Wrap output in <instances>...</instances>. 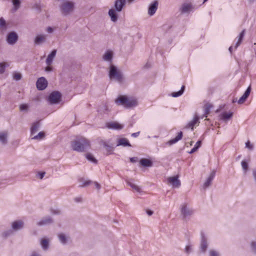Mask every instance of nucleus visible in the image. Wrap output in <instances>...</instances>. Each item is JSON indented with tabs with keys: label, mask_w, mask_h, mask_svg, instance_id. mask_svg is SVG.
I'll use <instances>...</instances> for the list:
<instances>
[{
	"label": "nucleus",
	"mask_w": 256,
	"mask_h": 256,
	"mask_svg": "<svg viewBox=\"0 0 256 256\" xmlns=\"http://www.w3.org/2000/svg\"><path fill=\"white\" fill-rule=\"evenodd\" d=\"M209 256H220V254L214 250H211L209 252Z\"/></svg>",
	"instance_id": "nucleus-48"
},
{
	"label": "nucleus",
	"mask_w": 256,
	"mask_h": 256,
	"mask_svg": "<svg viewBox=\"0 0 256 256\" xmlns=\"http://www.w3.org/2000/svg\"><path fill=\"white\" fill-rule=\"evenodd\" d=\"M80 182L82 183V184L80 185V186H82V187H83V186H88L90 182V180H85L83 178H82L80 180Z\"/></svg>",
	"instance_id": "nucleus-47"
},
{
	"label": "nucleus",
	"mask_w": 256,
	"mask_h": 256,
	"mask_svg": "<svg viewBox=\"0 0 256 256\" xmlns=\"http://www.w3.org/2000/svg\"><path fill=\"white\" fill-rule=\"evenodd\" d=\"M244 33H245V30H242V32L239 34L238 40L236 44L235 48H237L241 44V42L244 38Z\"/></svg>",
	"instance_id": "nucleus-34"
},
{
	"label": "nucleus",
	"mask_w": 256,
	"mask_h": 256,
	"mask_svg": "<svg viewBox=\"0 0 256 256\" xmlns=\"http://www.w3.org/2000/svg\"><path fill=\"white\" fill-rule=\"evenodd\" d=\"M128 184L132 188H133L134 190H136V192H141V190H140V188L136 186V184H133V183H132L130 182H128Z\"/></svg>",
	"instance_id": "nucleus-42"
},
{
	"label": "nucleus",
	"mask_w": 256,
	"mask_h": 256,
	"mask_svg": "<svg viewBox=\"0 0 256 256\" xmlns=\"http://www.w3.org/2000/svg\"><path fill=\"white\" fill-rule=\"evenodd\" d=\"M45 174H46L45 172H39L38 174V176L40 180H42Z\"/></svg>",
	"instance_id": "nucleus-52"
},
{
	"label": "nucleus",
	"mask_w": 256,
	"mask_h": 256,
	"mask_svg": "<svg viewBox=\"0 0 256 256\" xmlns=\"http://www.w3.org/2000/svg\"><path fill=\"white\" fill-rule=\"evenodd\" d=\"M216 172V171L214 170H213L210 172V175L208 176V178H206V182H204L203 184V186L204 188L208 187L211 184V183L215 176Z\"/></svg>",
	"instance_id": "nucleus-13"
},
{
	"label": "nucleus",
	"mask_w": 256,
	"mask_h": 256,
	"mask_svg": "<svg viewBox=\"0 0 256 256\" xmlns=\"http://www.w3.org/2000/svg\"><path fill=\"white\" fill-rule=\"evenodd\" d=\"M192 250V247L190 246H186L185 251L187 253H189Z\"/></svg>",
	"instance_id": "nucleus-54"
},
{
	"label": "nucleus",
	"mask_w": 256,
	"mask_h": 256,
	"mask_svg": "<svg viewBox=\"0 0 256 256\" xmlns=\"http://www.w3.org/2000/svg\"><path fill=\"white\" fill-rule=\"evenodd\" d=\"M74 150L78 152H83L88 150L90 147V142L84 138H76L71 144Z\"/></svg>",
	"instance_id": "nucleus-1"
},
{
	"label": "nucleus",
	"mask_w": 256,
	"mask_h": 256,
	"mask_svg": "<svg viewBox=\"0 0 256 256\" xmlns=\"http://www.w3.org/2000/svg\"><path fill=\"white\" fill-rule=\"evenodd\" d=\"M47 36L44 34H38L34 39L35 44L40 45L46 41Z\"/></svg>",
	"instance_id": "nucleus-12"
},
{
	"label": "nucleus",
	"mask_w": 256,
	"mask_h": 256,
	"mask_svg": "<svg viewBox=\"0 0 256 256\" xmlns=\"http://www.w3.org/2000/svg\"><path fill=\"white\" fill-rule=\"evenodd\" d=\"M61 14L67 16L73 12L75 9V3L72 1L65 0L59 6Z\"/></svg>",
	"instance_id": "nucleus-2"
},
{
	"label": "nucleus",
	"mask_w": 256,
	"mask_h": 256,
	"mask_svg": "<svg viewBox=\"0 0 256 256\" xmlns=\"http://www.w3.org/2000/svg\"><path fill=\"white\" fill-rule=\"evenodd\" d=\"M192 8V6L190 4H184L181 8L180 10L182 13L188 12Z\"/></svg>",
	"instance_id": "nucleus-27"
},
{
	"label": "nucleus",
	"mask_w": 256,
	"mask_h": 256,
	"mask_svg": "<svg viewBox=\"0 0 256 256\" xmlns=\"http://www.w3.org/2000/svg\"><path fill=\"white\" fill-rule=\"evenodd\" d=\"M140 134V132H135V133H133L132 134V136H133V137H136L138 136Z\"/></svg>",
	"instance_id": "nucleus-59"
},
{
	"label": "nucleus",
	"mask_w": 256,
	"mask_h": 256,
	"mask_svg": "<svg viewBox=\"0 0 256 256\" xmlns=\"http://www.w3.org/2000/svg\"><path fill=\"white\" fill-rule=\"evenodd\" d=\"M110 111V107L107 104H102L98 108V112L100 114H105Z\"/></svg>",
	"instance_id": "nucleus-20"
},
{
	"label": "nucleus",
	"mask_w": 256,
	"mask_h": 256,
	"mask_svg": "<svg viewBox=\"0 0 256 256\" xmlns=\"http://www.w3.org/2000/svg\"><path fill=\"white\" fill-rule=\"evenodd\" d=\"M127 96H120L115 100V102L118 105H122L125 106Z\"/></svg>",
	"instance_id": "nucleus-24"
},
{
	"label": "nucleus",
	"mask_w": 256,
	"mask_h": 256,
	"mask_svg": "<svg viewBox=\"0 0 256 256\" xmlns=\"http://www.w3.org/2000/svg\"><path fill=\"white\" fill-rule=\"evenodd\" d=\"M232 46H230V48H229V50L232 52Z\"/></svg>",
	"instance_id": "nucleus-63"
},
{
	"label": "nucleus",
	"mask_w": 256,
	"mask_h": 256,
	"mask_svg": "<svg viewBox=\"0 0 256 256\" xmlns=\"http://www.w3.org/2000/svg\"><path fill=\"white\" fill-rule=\"evenodd\" d=\"M108 14L110 18V20L113 22H117L118 20V16L115 10L112 9H110L108 12Z\"/></svg>",
	"instance_id": "nucleus-25"
},
{
	"label": "nucleus",
	"mask_w": 256,
	"mask_h": 256,
	"mask_svg": "<svg viewBox=\"0 0 256 256\" xmlns=\"http://www.w3.org/2000/svg\"><path fill=\"white\" fill-rule=\"evenodd\" d=\"M182 136V132H180L178 133V136L170 140L168 142V144L169 145L173 144H174L176 142L179 140H181Z\"/></svg>",
	"instance_id": "nucleus-31"
},
{
	"label": "nucleus",
	"mask_w": 256,
	"mask_h": 256,
	"mask_svg": "<svg viewBox=\"0 0 256 256\" xmlns=\"http://www.w3.org/2000/svg\"><path fill=\"white\" fill-rule=\"evenodd\" d=\"M28 104H21L20 106V111H22V112H28Z\"/></svg>",
	"instance_id": "nucleus-43"
},
{
	"label": "nucleus",
	"mask_w": 256,
	"mask_h": 256,
	"mask_svg": "<svg viewBox=\"0 0 256 256\" xmlns=\"http://www.w3.org/2000/svg\"><path fill=\"white\" fill-rule=\"evenodd\" d=\"M24 227V222L22 220H16L12 222L11 228L14 232H18Z\"/></svg>",
	"instance_id": "nucleus-7"
},
{
	"label": "nucleus",
	"mask_w": 256,
	"mask_h": 256,
	"mask_svg": "<svg viewBox=\"0 0 256 256\" xmlns=\"http://www.w3.org/2000/svg\"><path fill=\"white\" fill-rule=\"evenodd\" d=\"M54 28L52 27L48 26L46 28V32L48 33L52 34L54 32Z\"/></svg>",
	"instance_id": "nucleus-53"
},
{
	"label": "nucleus",
	"mask_w": 256,
	"mask_h": 256,
	"mask_svg": "<svg viewBox=\"0 0 256 256\" xmlns=\"http://www.w3.org/2000/svg\"><path fill=\"white\" fill-rule=\"evenodd\" d=\"M40 244L44 250H46L49 246L48 240L46 238H42L40 240Z\"/></svg>",
	"instance_id": "nucleus-33"
},
{
	"label": "nucleus",
	"mask_w": 256,
	"mask_h": 256,
	"mask_svg": "<svg viewBox=\"0 0 256 256\" xmlns=\"http://www.w3.org/2000/svg\"><path fill=\"white\" fill-rule=\"evenodd\" d=\"M208 246L207 239L204 234H202V239L200 244V250L202 252H205Z\"/></svg>",
	"instance_id": "nucleus-16"
},
{
	"label": "nucleus",
	"mask_w": 256,
	"mask_h": 256,
	"mask_svg": "<svg viewBox=\"0 0 256 256\" xmlns=\"http://www.w3.org/2000/svg\"><path fill=\"white\" fill-rule=\"evenodd\" d=\"M48 81L44 77H40L37 80L36 85L38 90H42L48 86Z\"/></svg>",
	"instance_id": "nucleus-8"
},
{
	"label": "nucleus",
	"mask_w": 256,
	"mask_h": 256,
	"mask_svg": "<svg viewBox=\"0 0 256 256\" xmlns=\"http://www.w3.org/2000/svg\"><path fill=\"white\" fill-rule=\"evenodd\" d=\"M61 94L58 91L52 92L49 95L48 100L51 104H56L60 102L61 100Z\"/></svg>",
	"instance_id": "nucleus-5"
},
{
	"label": "nucleus",
	"mask_w": 256,
	"mask_h": 256,
	"mask_svg": "<svg viewBox=\"0 0 256 256\" xmlns=\"http://www.w3.org/2000/svg\"><path fill=\"white\" fill-rule=\"evenodd\" d=\"M40 122H34L30 128L31 135H34V134L38 130L40 127Z\"/></svg>",
	"instance_id": "nucleus-26"
},
{
	"label": "nucleus",
	"mask_w": 256,
	"mask_h": 256,
	"mask_svg": "<svg viewBox=\"0 0 256 256\" xmlns=\"http://www.w3.org/2000/svg\"><path fill=\"white\" fill-rule=\"evenodd\" d=\"M131 146L128 140L126 138H120L118 140L117 146Z\"/></svg>",
	"instance_id": "nucleus-28"
},
{
	"label": "nucleus",
	"mask_w": 256,
	"mask_h": 256,
	"mask_svg": "<svg viewBox=\"0 0 256 256\" xmlns=\"http://www.w3.org/2000/svg\"><path fill=\"white\" fill-rule=\"evenodd\" d=\"M136 160H137V158H135V157L131 158H130V161L132 162H136Z\"/></svg>",
	"instance_id": "nucleus-58"
},
{
	"label": "nucleus",
	"mask_w": 256,
	"mask_h": 256,
	"mask_svg": "<svg viewBox=\"0 0 256 256\" xmlns=\"http://www.w3.org/2000/svg\"><path fill=\"white\" fill-rule=\"evenodd\" d=\"M106 126L110 129L117 130H122L124 128V126L122 124L116 122H110L107 123Z\"/></svg>",
	"instance_id": "nucleus-18"
},
{
	"label": "nucleus",
	"mask_w": 256,
	"mask_h": 256,
	"mask_svg": "<svg viewBox=\"0 0 256 256\" xmlns=\"http://www.w3.org/2000/svg\"><path fill=\"white\" fill-rule=\"evenodd\" d=\"M32 256H38V254H33Z\"/></svg>",
	"instance_id": "nucleus-62"
},
{
	"label": "nucleus",
	"mask_w": 256,
	"mask_h": 256,
	"mask_svg": "<svg viewBox=\"0 0 256 256\" xmlns=\"http://www.w3.org/2000/svg\"><path fill=\"white\" fill-rule=\"evenodd\" d=\"M251 246L252 250L256 254V242H252L251 243Z\"/></svg>",
	"instance_id": "nucleus-50"
},
{
	"label": "nucleus",
	"mask_w": 256,
	"mask_h": 256,
	"mask_svg": "<svg viewBox=\"0 0 256 256\" xmlns=\"http://www.w3.org/2000/svg\"><path fill=\"white\" fill-rule=\"evenodd\" d=\"M45 137V134L44 132H40L38 134L34 135L32 138V140H40L44 139Z\"/></svg>",
	"instance_id": "nucleus-35"
},
{
	"label": "nucleus",
	"mask_w": 256,
	"mask_h": 256,
	"mask_svg": "<svg viewBox=\"0 0 256 256\" xmlns=\"http://www.w3.org/2000/svg\"><path fill=\"white\" fill-rule=\"evenodd\" d=\"M199 124V117L197 115H196L194 117L193 119L187 124L185 126V128H190L192 130H194V126H198Z\"/></svg>",
	"instance_id": "nucleus-10"
},
{
	"label": "nucleus",
	"mask_w": 256,
	"mask_h": 256,
	"mask_svg": "<svg viewBox=\"0 0 256 256\" xmlns=\"http://www.w3.org/2000/svg\"><path fill=\"white\" fill-rule=\"evenodd\" d=\"M56 50H53L51 52L50 54L48 56V57L46 61L47 66H50L52 64L53 60L54 58L56 57Z\"/></svg>",
	"instance_id": "nucleus-19"
},
{
	"label": "nucleus",
	"mask_w": 256,
	"mask_h": 256,
	"mask_svg": "<svg viewBox=\"0 0 256 256\" xmlns=\"http://www.w3.org/2000/svg\"><path fill=\"white\" fill-rule=\"evenodd\" d=\"M184 88H185L184 86H182L180 90H179L178 92H174L172 93L171 96L172 97H174V98L181 96L184 93Z\"/></svg>",
	"instance_id": "nucleus-36"
},
{
	"label": "nucleus",
	"mask_w": 256,
	"mask_h": 256,
	"mask_svg": "<svg viewBox=\"0 0 256 256\" xmlns=\"http://www.w3.org/2000/svg\"><path fill=\"white\" fill-rule=\"evenodd\" d=\"M80 200H81L80 198H75V201L76 202H80Z\"/></svg>",
	"instance_id": "nucleus-60"
},
{
	"label": "nucleus",
	"mask_w": 256,
	"mask_h": 256,
	"mask_svg": "<svg viewBox=\"0 0 256 256\" xmlns=\"http://www.w3.org/2000/svg\"><path fill=\"white\" fill-rule=\"evenodd\" d=\"M12 78H13V80L18 81L22 79V75L20 72H14L12 73Z\"/></svg>",
	"instance_id": "nucleus-38"
},
{
	"label": "nucleus",
	"mask_w": 256,
	"mask_h": 256,
	"mask_svg": "<svg viewBox=\"0 0 256 256\" xmlns=\"http://www.w3.org/2000/svg\"><path fill=\"white\" fill-rule=\"evenodd\" d=\"M13 232H14V231L12 229L8 230L2 233V236L4 237H8V236H9L10 235L12 234Z\"/></svg>",
	"instance_id": "nucleus-46"
},
{
	"label": "nucleus",
	"mask_w": 256,
	"mask_h": 256,
	"mask_svg": "<svg viewBox=\"0 0 256 256\" xmlns=\"http://www.w3.org/2000/svg\"><path fill=\"white\" fill-rule=\"evenodd\" d=\"M108 76L111 80H115L119 83L123 81V74L122 72L113 64H110V66Z\"/></svg>",
	"instance_id": "nucleus-3"
},
{
	"label": "nucleus",
	"mask_w": 256,
	"mask_h": 256,
	"mask_svg": "<svg viewBox=\"0 0 256 256\" xmlns=\"http://www.w3.org/2000/svg\"><path fill=\"white\" fill-rule=\"evenodd\" d=\"M58 238L60 242L63 244H66L70 240V237L63 233L58 234Z\"/></svg>",
	"instance_id": "nucleus-23"
},
{
	"label": "nucleus",
	"mask_w": 256,
	"mask_h": 256,
	"mask_svg": "<svg viewBox=\"0 0 256 256\" xmlns=\"http://www.w3.org/2000/svg\"><path fill=\"white\" fill-rule=\"evenodd\" d=\"M113 53L112 51H106L102 56V59L104 61H106L112 63V60Z\"/></svg>",
	"instance_id": "nucleus-22"
},
{
	"label": "nucleus",
	"mask_w": 256,
	"mask_h": 256,
	"mask_svg": "<svg viewBox=\"0 0 256 256\" xmlns=\"http://www.w3.org/2000/svg\"><path fill=\"white\" fill-rule=\"evenodd\" d=\"M202 144V141L198 140L196 142L194 147L192 149V150L189 152L190 154H192L196 152L199 148L200 147Z\"/></svg>",
	"instance_id": "nucleus-37"
},
{
	"label": "nucleus",
	"mask_w": 256,
	"mask_h": 256,
	"mask_svg": "<svg viewBox=\"0 0 256 256\" xmlns=\"http://www.w3.org/2000/svg\"><path fill=\"white\" fill-rule=\"evenodd\" d=\"M0 142L4 145L8 143V133L6 132H0Z\"/></svg>",
	"instance_id": "nucleus-29"
},
{
	"label": "nucleus",
	"mask_w": 256,
	"mask_h": 256,
	"mask_svg": "<svg viewBox=\"0 0 256 256\" xmlns=\"http://www.w3.org/2000/svg\"><path fill=\"white\" fill-rule=\"evenodd\" d=\"M251 90V88L249 86L245 91L244 94L240 98L238 101V104H242L249 96Z\"/></svg>",
	"instance_id": "nucleus-17"
},
{
	"label": "nucleus",
	"mask_w": 256,
	"mask_h": 256,
	"mask_svg": "<svg viewBox=\"0 0 256 256\" xmlns=\"http://www.w3.org/2000/svg\"><path fill=\"white\" fill-rule=\"evenodd\" d=\"M53 220L50 216H46L40 220L38 222V225L40 226H45L52 223Z\"/></svg>",
	"instance_id": "nucleus-21"
},
{
	"label": "nucleus",
	"mask_w": 256,
	"mask_h": 256,
	"mask_svg": "<svg viewBox=\"0 0 256 256\" xmlns=\"http://www.w3.org/2000/svg\"><path fill=\"white\" fill-rule=\"evenodd\" d=\"M18 36L15 32H9L6 38V42L10 45H14L18 40Z\"/></svg>",
	"instance_id": "nucleus-6"
},
{
	"label": "nucleus",
	"mask_w": 256,
	"mask_h": 256,
	"mask_svg": "<svg viewBox=\"0 0 256 256\" xmlns=\"http://www.w3.org/2000/svg\"><path fill=\"white\" fill-rule=\"evenodd\" d=\"M5 66L3 63H0V73L3 74L5 70Z\"/></svg>",
	"instance_id": "nucleus-49"
},
{
	"label": "nucleus",
	"mask_w": 256,
	"mask_h": 256,
	"mask_svg": "<svg viewBox=\"0 0 256 256\" xmlns=\"http://www.w3.org/2000/svg\"><path fill=\"white\" fill-rule=\"evenodd\" d=\"M212 106L210 104H206L204 108V115L202 117V118L204 117H207V115L210 113V110L212 108Z\"/></svg>",
	"instance_id": "nucleus-41"
},
{
	"label": "nucleus",
	"mask_w": 256,
	"mask_h": 256,
	"mask_svg": "<svg viewBox=\"0 0 256 256\" xmlns=\"http://www.w3.org/2000/svg\"><path fill=\"white\" fill-rule=\"evenodd\" d=\"M181 214L184 218L190 216L194 214V209L186 202L182 203L180 207Z\"/></svg>",
	"instance_id": "nucleus-4"
},
{
	"label": "nucleus",
	"mask_w": 256,
	"mask_h": 256,
	"mask_svg": "<svg viewBox=\"0 0 256 256\" xmlns=\"http://www.w3.org/2000/svg\"><path fill=\"white\" fill-rule=\"evenodd\" d=\"M254 0H248V2L250 3H252L254 2Z\"/></svg>",
	"instance_id": "nucleus-61"
},
{
	"label": "nucleus",
	"mask_w": 256,
	"mask_h": 256,
	"mask_svg": "<svg viewBox=\"0 0 256 256\" xmlns=\"http://www.w3.org/2000/svg\"><path fill=\"white\" fill-rule=\"evenodd\" d=\"M138 102L136 99L133 98L127 97L124 107L129 108L135 107L138 106Z\"/></svg>",
	"instance_id": "nucleus-11"
},
{
	"label": "nucleus",
	"mask_w": 256,
	"mask_h": 256,
	"mask_svg": "<svg viewBox=\"0 0 256 256\" xmlns=\"http://www.w3.org/2000/svg\"><path fill=\"white\" fill-rule=\"evenodd\" d=\"M126 4V0H116L114 2V8L116 12H120Z\"/></svg>",
	"instance_id": "nucleus-14"
},
{
	"label": "nucleus",
	"mask_w": 256,
	"mask_h": 256,
	"mask_svg": "<svg viewBox=\"0 0 256 256\" xmlns=\"http://www.w3.org/2000/svg\"><path fill=\"white\" fill-rule=\"evenodd\" d=\"M246 146L248 148V149H250V150H252L253 149V146L250 143V142L249 141H248L246 143Z\"/></svg>",
	"instance_id": "nucleus-51"
},
{
	"label": "nucleus",
	"mask_w": 256,
	"mask_h": 256,
	"mask_svg": "<svg viewBox=\"0 0 256 256\" xmlns=\"http://www.w3.org/2000/svg\"><path fill=\"white\" fill-rule=\"evenodd\" d=\"M86 157L88 160L92 162H97V160L94 157V156L91 154L88 153L86 154Z\"/></svg>",
	"instance_id": "nucleus-40"
},
{
	"label": "nucleus",
	"mask_w": 256,
	"mask_h": 256,
	"mask_svg": "<svg viewBox=\"0 0 256 256\" xmlns=\"http://www.w3.org/2000/svg\"><path fill=\"white\" fill-rule=\"evenodd\" d=\"M94 185L96 186V188L97 190H100V186L99 184H98L97 182H94Z\"/></svg>",
	"instance_id": "nucleus-57"
},
{
	"label": "nucleus",
	"mask_w": 256,
	"mask_h": 256,
	"mask_svg": "<svg viewBox=\"0 0 256 256\" xmlns=\"http://www.w3.org/2000/svg\"><path fill=\"white\" fill-rule=\"evenodd\" d=\"M232 112H230L228 113L224 112L220 114V118L222 120L226 121L229 120L232 116Z\"/></svg>",
	"instance_id": "nucleus-32"
},
{
	"label": "nucleus",
	"mask_w": 256,
	"mask_h": 256,
	"mask_svg": "<svg viewBox=\"0 0 256 256\" xmlns=\"http://www.w3.org/2000/svg\"><path fill=\"white\" fill-rule=\"evenodd\" d=\"M168 182L171 184L174 188H178L180 186V180H178V176L169 177L168 178Z\"/></svg>",
	"instance_id": "nucleus-9"
},
{
	"label": "nucleus",
	"mask_w": 256,
	"mask_h": 256,
	"mask_svg": "<svg viewBox=\"0 0 256 256\" xmlns=\"http://www.w3.org/2000/svg\"><path fill=\"white\" fill-rule=\"evenodd\" d=\"M241 164L242 170L244 171V172L246 173L248 170V164L244 160H242L241 162Z\"/></svg>",
	"instance_id": "nucleus-45"
},
{
	"label": "nucleus",
	"mask_w": 256,
	"mask_h": 256,
	"mask_svg": "<svg viewBox=\"0 0 256 256\" xmlns=\"http://www.w3.org/2000/svg\"><path fill=\"white\" fill-rule=\"evenodd\" d=\"M146 212L149 216H151L154 214V212L150 210H146Z\"/></svg>",
	"instance_id": "nucleus-56"
},
{
	"label": "nucleus",
	"mask_w": 256,
	"mask_h": 256,
	"mask_svg": "<svg viewBox=\"0 0 256 256\" xmlns=\"http://www.w3.org/2000/svg\"><path fill=\"white\" fill-rule=\"evenodd\" d=\"M12 3L14 6V10L16 11L20 6V0H12Z\"/></svg>",
	"instance_id": "nucleus-39"
},
{
	"label": "nucleus",
	"mask_w": 256,
	"mask_h": 256,
	"mask_svg": "<svg viewBox=\"0 0 256 256\" xmlns=\"http://www.w3.org/2000/svg\"><path fill=\"white\" fill-rule=\"evenodd\" d=\"M52 68L50 66H48L46 67L45 68V71L46 72H52Z\"/></svg>",
	"instance_id": "nucleus-55"
},
{
	"label": "nucleus",
	"mask_w": 256,
	"mask_h": 256,
	"mask_svg": "<svg viewBox=\"0 0 256 256\" xmlns=\"http://www.w3.org/2000/svg\"><path fill=\"white\" fill-rule=\"evenodd\" d=\"M158 1H154L150 5L148 9V14L149 16H152L156 13L158 9Z\"/></svg>",
	"instance_id": "nucleus-15"
},
{
	"label": "nucleus",
	"mask_w": 256,
	"mask_h": 256,
	"mask_svg": "<svg viewBox=\"0 0 256 256\" xmlns=\"http://www.w3.org/2000/svg\"><path fill=\"white\" fill-rule=\"evenodd\" d=\"M140 164L144 167H150L152 165V162L151 160L146 158H142L140 161Z\"/></svg>",
	"instance_id": "nucleus-30"
},
{
	"label": "nucleus",
	"mask_w": 256,
	"mask_h": 256,
	"mask_svg": "<svg viewBox=\"0 0 256 256\" xmlns=\"http://www.w3.org/2000/svg\"><path fill=\"white\" fill-rule=\"evenodd\" d=\"M134 0H128V2H134Z\"/></svg>",
	"instance_id": "nucleus-64"
},
{
	"label": "nucleus",
	"mask_w": 256,
	"mask_h": 256,
	"mask_svg": "<svg viewBox=\"0 0 256 256\" xmlns=\"http://www.w3.org/2000/svg\"><path fill=\"white\" fill-rule=\"evenodd\" d=\"M0 28L2 30H4L6 29V21L2 18H0Z\"/></svg>",
	"instance_id": "nucleus-44"
}]
</instances>
